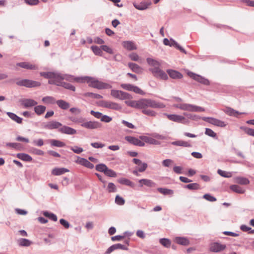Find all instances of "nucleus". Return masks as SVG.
Masks as SVG:
<instances>
[{
  "label": "nucleus",
  "instance_id": "nucleus-1",
  "mask_svg": "<svg viewBox=\"0 0 254 254\" xmlns=\"http://www.w3.org/2000/svg\"><path fill=\"white\" fill-rule=\"evenodd\" d=\"M125 103L128 106L138 109L146 107L160 109L165 107V105L164 104L149 99H141L137 101L128 100L126 101Z\"/></svg>",
  "mask_w": 254,
  "mask_h": 254
},
{
  "label": "nucleus",
  "instance_id": "nucleus-2",
  "mask_svg": "<svg viewBox=\"0 0 254 254\" xmlns=\"http://www.w3.org/2000/svg\"><path fill=\"white\" fill-rule=\"evenodd\" d=\"M41 75L45 78H49V83L55 84L58 86L62 85L64 80L70 82H75V78L74 76L68 74H61L55 72H42Z\"/></svg>",
  "mask_w": 254,
  "mask_h": 254
},
{
  "label": "nucleus",
  "instance_id": "nucleus-3",
  "mask_svg": "<svg viewBox=\"0 0 254 254\" xmlns=\"http://www.w3.org/2000/svg\"><path fill=\"white\" fill-rule=\"evenodd\" d=\"M75 82L78 83L86 82L89 86L98 89H110L112 87V85L108 83L101 82L95 78L88 76L76 77Z\"/></svg>",
  "mask_w": 254,
  "mask_h": 254
},
{
  "label": "nucleus",
  "instance_id": "nucleus-4",
  "mask_svg": "<svg viewBox=\"0 0 254 254\" xmlns=\"http://www.w3.org/2000/svg\"><path fill=\"white\" fill-rule=\"evenodd\" d=\"M174 107L182 110L190 112H201L205 111V109L203 108L190 104L183 103L176 104L174 105Z\"/></svg>",
  "mask_w": 254,
  "mask_h": 254
},
{
  "label": "nucleus",
  "instance_id": "nucleus-5",
  "mask_svg": "<svg viewBox=\"0 0 254 254\" xmlns=\"http://www.w3.org/2000/svg\"><path fill=\"white\" fill-rule=\"evenodd\" d=\"M16 85L27 88L35 87L40 85V82L30 79H17L15 80Z\"/></svg>",
  "mask_w": 254,
  "mask_h": 254
},
{
  "label": "nucleus",
  "instance_id": "nucleus-6",
  "mask_svg": "<svg viewBox=\"0 0 254 254\" xmlns=\"http://www.w3.org/2000/svg\"><path fill=\"white\" fill-rule=\"evenodd\" d=\"M99 105L104 108H109L117 111H119L122 109L121 106L117 103L109 101H101L99 102Z\"/></svg>",
  "mask_w": 254,
  "mask_h": 254
},
{
  "label": "nucleus",
  "instance_id": "nucleus-7",
  "mask_svg": "<svg viewBox=\"0 0 254 254\" xmlns=\"http://www.w3.org/2000/svg\"><path fill=\"white\" fill-rule=\"evenodd\" d=\"M149 70L152 72L153 76L157 78L163 80L168 79L167 74L163 70L161 69L159 66L150 68Z\"/></svg>",
  "mask_w": 254,
  "mask_h": 254
},
{
  "label": "nucleus",
  "instance_id": "nucleus-8",
  "mask_svg": "<svg viewBox=\"0 0 254 254\" xmlns=\"http://www.w3.org/2000/svg\"><path fill=\"white\" fill-rule=\"evenodd\" d=\"M187 75L190 78H191L192 79H194V80L201 83V84H203L204 85H208L210 84V82L209 81L204 78L203 77L198 75V74H195L192 72H191V71H187Z\"/></svg>",
  "mask_w": 254,
  "mask_h": 254
},
{
  "label": "nucleus",
  "instance_id": "nucleus-9",
  "mask_svg": "<svg viewBox=\"0 0 254 254\" xmlns=\"http://www.w3.org/2000/svg\"><path fill=\"white\" fill-rule=\"evenodd\" d=\"M165 115L169 120L175 122L184 124L188 123V120L185 118V117L181 115L167 114H165Z\"/></svg>",
  "mask_w": 254,
  "mask_h": 254
},
{
  "label": "nucleus",
  "instance_id": "nucleus-10",
  "mask_svg": "<svg viewBox=\"0 0 254 254\" xmlns=\"http://www.w3.org/2000/svg\"><path fill=\"white\" fill-rule=\"evenodd\" d=\"M82 127L89 129H94L101 127V124L98 122L96 121H87L84 118Z\"/></svg>",
  "mask_w": 254,
  "mask_h": 254
},
{
  "label": "nucleus",
  "instance_id": "nucleus-11",
  "mask_svg": "<svg viewBox=\"0 0 254 254\" xmlns=\"http://www.w3.org/2000/svg\"><path fill=\"white\" fill-rule=\"evenodd\" d=\"M111 95L114 98L120 100H125L129 98V94L118 90H112L111 91Z\"/></svg>",
  "mask_w": 254,
  "mask_h": 254
},
{
  "label": "nucleus",
  "instance_id": "nucleus-12",
  "mask_svg": "<svg viewBox=\"0 0 254 254\" xmlns=\"http://www.w3.org/2000/svg\"><path fill=\"white\" fill-rule=\"evenodd\" d=\"M202 119L203 121L217 127H225L226 126L224 122L214 118L203 117Z\"/></svg>",
  "mask_w": 254,
  "mask_h": 254
},
{
  "label": "nucleus",
  "instance_id": "nucleus-13",
  "mask_svg": "<svg viewBox=\"0 0 254 254\" xmlns=\"http://www.w3.org/2000/svg\"><path fill=\"white\" fill-rule=\"evenodd\" d=\"M121 87L125 90L132 91L137 94L141 95L144 94L143 91L141 89L130 84L123 83L121 85Z\"/></svg>",
  "mask_w": 254,
  "mask_h": 254
},
{
  "label": "nucleus",
  "instance_id": "nucleus-14",
  "mask_svg": "<svg viewBox=\"0 0 254 254\" xmlns=\"http://www.w3.org/2000/svg\"><path fill=\"white\" fill-rule=\"evenodd\" d=\"M125 139L131 144L138 146H144V143L141 141L140 139L131 136H127L125 137Z\"/></svg>",
  "mask_w": 254,
  "mask_h": 254
},
{
  "label": "nucleus",
  "instance_id": "nucleus-15",
  "mask_svg": "<svg viewBox=\"0 0 254 254\" xmlns=\"http://www.w3.org/2000/svg\"><path fill=\"white\" fill-rule=\"evenodd\" d=\"M226 248L225 245H222L218 243H213L211 244L210 249L211 251L213 252H219L224 250Z\"/></svg>",
  "mask_w": 254,
  "mask_h": 254
},
{
  "label": "nucleus",
  "instance_id": "nucleus-16",
  "mask_svg": "<svg viewBox=\"0 0 254 254\" xmlns=\"http://www.w3.org/2000/svg\"><path fill=\"white\" fill-rule=\"evenodd\" d=\"M132 161L138 165V171L139 172H143L146 170L147 167V164L146 163L142 162L141 160L136 158L133 159Z\"/></svg>",
  "mask_w": 254,
  "mask_h": 254
},
{
  "label": "nucleus",
  "instance_id": "nucleus-17",
  "mask_svg": "<svg viewBox=\"0 0 254 254\" xmlns=\"http://www.w3.org/2000/svg\"><path fill=\"white\" fill-rule=\"evenodd\" d=\"M151 4L150 0L144 1L140 2L139 4L135 3H133L134 6L138 10H143L147 9Z\"/></svg>",
  "mask_w": 254,
  "mask_h": 254
},
{
  "label": "nucleus",
  "instance_id": "nucleus-18",
  "mask_svg": "<svg viewBox=\"0 0 254 254\" xmlns=\"http://www.w3.org/2000/svg\"><path fill=\"white\" fill-rule=\"evenodd\" d=\"M62 126V124L60 123L52 121L49 122H48L44 126V127L45 128L48 129H56Z\"/></svg>",
  "mask_w": 254,
  "mask_h": 254
},
{
  "label": "nucleus",
  "instance_id": "nucleus-19",
  "mask_svg": "<svg viewBox=\"0 0 254 254\" xmlns=\"http://www.w3.org/2000/svg\"><path fill=\"white\" fill-rule=\"evenodd\" d=\"M37 104V102L31 99H24L21 100V105L25 108L33 107Z\"/></svg>",
  "mask_w": 254,
  "mask_h": 254
},
{
  "label": "nucleus",
  "instance_id": "nucleus-20",
  "mask_svg": "<svg viewBox=\"0 0 254 254\" xmlns=\"http://www.w3.org/2000/svg\"><path fill=\"white\" fill-rule=\"evenodd\" d=\"M69 170L65 168H54L52 170V174L54 176L62 175L65 173L69 172Z\"/></svg>",
  "mask_w": 254,
  "mask_h": 254
},
{
  "label": "nucleus",
  "instance_id": "nucleus-21",
  "mask_svg": "<svg viewBox=\"0 0 254 254\" xmlns=\"http://www.w3.org/2000/svg\"><path fill=\"white\" fill-rule=\"evenodd\" d=\"M139 138L142 141L145 142L146 143L151 144H159V141L155 140V139L148 137L147 136L141 135L139 136Z\"/></svg>",
  "mask_w": 254,
  "mask_h": 254
},
{
  "label": "nucleus",
  "instance_id": "nucleus-22",
  "mask_svg": "<svg viewBox=\"0 0 254 254\" xmlns=\"http://www.w3.org/2000/svg\"><path fill=\"white\" fill-rule=\"evenodd\" d=\"M59 130L63 133L67 134H74L76 133V130L75 129L65 126L60 128Z\"/></svg>",
  "mask_w": 254,
  "mask_h": 254
},
{
  "label": "nucleus",
  "instance_id": "nucleus-23",
  "mask_svg": "<svg viewBox=\"0 0 254 254\" xmlns=\"http://www.w3.org/2000/svg\"><path fill=\"white\" fill-rule=\"evenodd\" d=\"M167 72L170 77L173 79H181L183 77V75L176 70L168 69Z\"/></svg>",
  "mask_w": 254,
  "mask_h": 254
},
{
  "label": "nucleus",
  "instance_id": "nucleus-24",
  "mask_svg": "<svg viewBox=\"0 0 254 254\" xmlns=\"http://www.w3.org/2000/svg\"><path fill=\"white\" fill-rule=\"evenodd\" d=\"M224 112L229 116L238 117L239 115L243 114L234 110L232 108L228 107L224 110Z\"/></svg>",
  "mask_w": 254,
  "mask_h": 254
},
{
  "label": "nucleus",
  "instance_id": "nucleus-25",
  "mask_svg": "<svg viewBox=\"0 0 254 254\" xmlns=\"http://www.w3.org/2000/svg\"><path fill=\"white\" fill-rule=\"evenodd\" d=\"M138 182L141 184V187H142L143 185L150 188L154 187L156 186V184L152 180L149 179H141L139 180Z\"/></svg>",
  "mask_w": 254,
  "mask_h": 254
},
{
  "label": "nucleus",
  "instance_id": "nucleus-26",
  "mask_svg": "<svg viewBox=\"0 0 254 254\" xmlns=\"http://www.w3.org/2000/svg\"><path fill=\"white\" fill-rule=\"evenodd\" d=\"M128 67L134 72L137 73H141L142 71V68L136 64L129 63L128 64Z\"/></svg>",
  "mask_w": 254,
  "mask_h": 254
},
{
  "label": "nucleus",
  "instance_id": "nucleus-27",
  "mask_svg": "<svg viewBox=\"0 0 254 254\" xmlns=\"http://www.w3.org/2000/svg\"><path fill=\"white\" fill-rule=\"evenodd\" d=\"M17 65L21 67L29 69H35L37 68V66L33 64H32L29 63L22 62L20 63L17 64Z\"/></svg>",
  "mask_w": 254,
  "mask_h": 254
},
{
  "label": "nucleus",
  "instance_id": "nucleus-28",
  "mask_svg": "<svg viewBox=\"0 0 254 254\" xmlns=\"http://www.w3.org/2000/svg\"><path fill=\"white\" fill-rule=\"evenodd\" d=\"M7 115L13 121L18 124H21L22 122V119L17 116L15 114L11 112H7Z\"/></svg>",
  "mask_w": 254,
  "mask_h": 254
},
{
  "label": "nucleus",
  "instance_id": "nucleus-29",
  "mask_svg": "<svg viewBox=\"0 0 254 254\" xmlns=\"http://www.w3.org/2000/svg\"><path fill=\"white\" fill-rule=\"evenodd\" d=\"M148 108L151 107H146L143 108H141V109L142 110V113L149 116L155 117L156 115V113L153 111L152 110L148 109Z\"/></svg>",
  "mask_w": 254,
  "mask_h": 254
},
{
  "label": "nucleus",
  "instance_id": "nucleus-30",
  "mask_svg": "<svg viewBox=\"0 0 254 254\" xmlns=\"http://www.w3.org/2000/svg\"><path fill=\"white\" fill-rule=\"evenodd\" d=\"M123 46L128 50H136V47L133 42L131 41H125L123 43Z\"/></svg>",
  "mask_w": 254,
  "mask_h": 254
},
{
  "label": "nucleus",
  "instance_id": "nucleus-31",
  "mask_svg": "<svg viewBox=\"0 0 254 254\" xmlns=\"http://www.w3.org/2000/svg\"><path fill=\"white\" fill-rule=\"evenodd\" d=\"M56 103L60 108L64 110L67 109L70 106L69 103L63 100L57 101Z\"/></svg>",
  "mask_w": 254,
  "mask_h": 254
},
{
  "label": "nucleus",
  "instance_id": "nucleus-32",
  "mask_svg": "<svg viewBox=\"0 0 254 254\" xmlns=\"http://www.w3.org/2000/svg\"><path fill=\"white\" fill-rule=\"evenodd\" d=\"M17 157L19 159L25 161L30 162L32 160V158L30 155L25 153H18L17 154Z\"/></svg>",
  "mask_w": 254,
  "mask_h": 254
},
{
  "label": "nucleus",
  "instance_id": "nucleus-33",
  "mask_svg": "<svg viewBox=\"0 0 254 254\" xmlns=\"http://www.w3.org/2000/svg\"><path fill=\"white\" fill-rule=\"evenodd\" d=\"M235 182L240 185H248L249 184V180L246 178L244 177H237L235 178Z\"/></svg>",
  "mask_w": 254,
  "mask_h": 254
},
{
  "label": "nucleus",
  "instance_id": "nucleus-34",
  "mask_svg": "<svg viewBox=\"0 0 254 254\" xmlns=\"http://www.w3.org/2000/svg\"><path fill=\"white\" fill-rule=\"evenodd\" d=\"M34 111L38 115L43 114L46 111V107L42 105H39L35 107Z\"/></svg>",
  "mask_w": 254,
  "mask_h": 254
},
{
  "label": "nucleus",
  "instance_id": "nucleus-35",
  "mask_svg": "<svg viewBox=\"0 0 254 254\" xmlns=\"http://www.w3.org/2000/svg\"><path fill=\"white\" fill-rule=\"evenodd\" d=\"M175 241L178 244L182 245L187 246L189 244V241L185 238L177 237Z\"/></svg>",
  "mask_w": 254,
  "mask_h": 254
},
{
  "label": "nucleus",
  "instance_id": "nucleus-36",
  "mask_svg": "<svg viewBox=\"0 0 254 254\" xmlns=\"http://www.w3.org/2000/svg\"><path fill=\"white\" fill-rule=\"evenodd\" d=\"M69 119L74 123L80 124L82 127L84 118L82 117H70L69 118Z\"/></svg>",
  "mask_w": 254,
  "mask_h": 254
},
{
  "label": "nucleus",
  "instance_id": "nucleus-37",
  "mask_svg": "<svg viewBox=\"0 0 254 254\" xmlns=\"http://www.w3.org/2000/svg\"><path fill=\"white\" fill-rule=\"evenodd\" d=\"M172 144L177 145V146H183V147H190V144L185 141L183 140H178L174 141L172 143Z\"/></svg>",
  "mask_w": 254,
  "mask_h": 254
},
{
  "label": "nucleus",
  "instance_id": "nucleus-38",
  "mask_svg": "<svg viewBox=\"0 0 254 254\" xmlns=\"http://www.w3.org/2000/svg\"><path fill=\"white\" fill-rule=\"evenodd\" d=\"M170 46H173L179 50L181 52L186 54V52L185 49L181 47L173 39H171V42L170 44Z\"/></svg>",
  "mask_w": 254,
  "mask_h": 254
},
{
  "label": "nucleus",
  "instance_id": "nucleus-39",
  "mask_svg": "<svg viewBox=\"0 0 254 254\" xmlns=\"http://www.w3.org/2000/svg\"><path fill=\"white\" fill-rule=\"evenodd\" d=\"M42 101L47 104H53L56 103V100L54 98L50 96H47L43 98Z\"/></svg>",
  "mask_w": 254,
  "mask_h": 254
},
{
  "label": "nucleus",
  "instance_id": "nucleus-40",
  "mask_svg": "<svg viewBox=\"0 0 254 254\" xmlns=\"http://www.w3.org/2000/svg\"><path fill=\"white\" fill-rule=\"evenodd\" d=\"M230 189L233 191L239 193H244L245 192V190L243 189L241 187L238 185H232L230 186Z\"/></svg>",
  "mask_w": 254,
  "mask_h": 254
},
{
  "label": "nucleus",
  "instance_id": "nucleus-41",
  "mask_svg": "<svg viewBox=\"0 0 254 254\" xmlns=\"http://www.w3.org/2000/svg\"><path fill=\"white\" fill-rule=\"evenodd\" d=\"M128 57L129 59L133 61L138 62L140 63H142V60L135 53H132L130 54Z\"/></svg>",
  "mask_w": 254,
  "mask_h": 254
},
{
  "label": "nucleus",
  "instance_id": "nucleus-42",
  "mask_svg": "<svg viewBox=\"0 0 254 254\" xmlns=\"http://www.w3.org/2000/svg\"><path fill=\"white\" fill-rule=\"evenodd\" d=\"M146 61L148 64L152 66V67H156L160 66L159 63L153 59L147 58Z\"/></svg>",
  "mask_w": 254,
  "mask_h": 254
},
{
  "label": "nucleus",
  "instance_id": "nucleus-43",
  "mask_svg": "<svg viewBox=\"0 0 254 254\" xmlns=\"http://www.w3.org/2000/svg\"><path fill=\"white\" fill-rule=\"evenodd\" d=\"M118 182L121 184L125 185L128 186H130L133 187L134 185L132 182H131L130 180L126 179V178H122L118 180Z\"/></svg>",
  "mask_w": 254,
  "mask_h": 254
},
{
  "label": "nucleus",
  "instance_id": "nucleus-44",
  "mask_svg": "<svg viewBox=\"0 0 254 254\" xmlns=\"http://www.w3.org/2000/svg\"><path fill=\"white\" fill-rule=\"evenodd\" d=\"M18 242L20 246L24 247L29 246L32 243L30 241L26 239H20Z\"/></svg>",
  "mask_w": 254,
  "mask_h": 254
},
{
  "label": "nucleus",
  "instance_id": "nucleus-45",
  "mask_svg": "<svg viewBox=\"0 0 254 254\" xmlns=\"http://www.w3.org/2000/svg\"><path fill=\"white\" fill-rule=\"evenodd\" d=\"M92 51L93 52V53L96 55H98V56H102V54H103V52L102 51V49L100 47H99L97 46H92L91 47Z\"/></svg>",
  "mask_w": 254,
  "mask_h": 254
},
{
  "label": "nucleus",
  "instance_id": "nucleus-46",
  "mask_svg": "<svg viewBox=\"0 0 254 254\" xmlns=\"http://www.w3.org/2000/svg\"><path fill=\"white\" fill-rule=\"evenodd\" d=\"M51 144L53 146L62 147L65 146V144L60 140H55V139H52L51 141Z\"/></svg>",
  "mask_w": 254,
  "mask_h": 254
},
{
  "label": "nucleus",
  "instance_id": "nucleus-47",
  "mask_svg": "<svg viewBox=\"0 0 254 254\" xmlns=\"http://www.w3.org/2000/svg\"><path fill=\"white\" fill-rule=\"evenodd\" d=\"M157 190L161 193L164 195L172 194L173 193V191L172 190L165 188H159L157 189Z\"/></svg>",
  "mask_w": 254,
  "mask_h": 254
},
{
  "label": "nucleus",
  "instance_id": "nucleus-48",
  "mask_svg": "<svg viewBox=\"0 0 254 254\" xmlns=\"http://www.w3.org/2000/svg\"><path fill=\"white\" fill-rule=\"evenodd\" d=\"M241 129L249 135L254 136V129L244 127H241Z\"/></svg>",
  "mask_w": 254,
  "mask_h": 254
},
{
  "label": "nucleus",
  "instance_id": "nucleus-49",
  "mask_svg": "<svg viewBox=\"0 0 254 254\" xmlns=\"http://www.w3.org/2000/svg\"><path fill=\"white\" fill-rule=\"evenodd\" d=\"M218 173L221 176L225 178H230L232 176L231 172L223 171L219 169L217 171Z\"/></svg>",
  "mask_w": 254,
  "mask_h": 254
},
{
  "label": "nucleus",
  "instance_id": "nucleus-50",
  "mask_svg": "<svg viewBox=\"0 0 254 254\" xmlns=\"http://www.w3.org/2000/svg\"><path fill=\"white\" fill-rule=\"evenodd\" d=\"M160 244L166 248H169L171 246V242L169 239L163 238L159 241Z\"/></svg>",
  "mask_w": 254,
  "mask_h": 254
},
{
  "label": "nucleus",
  "instance_id": "nucleus-51",
  "mask_svg": "<svg viewBox=\"0 0 254 254\" xmlns=\"http://www.w3.org/2000/svg\"><path fill=\"white\" fill-rule=\"evenodd\" d=\"M107 168V166L104 164H100L96 165V169L97 171L103 172L104 173L106 171V170Z\"/></svg>",
  "mask_w": 254,
  "mask_h": 254
},
{
  "label": "nucleus",
  "instance_id": "nucleus-52",
  "mask_svg": "<svg viewBox=\"0 0 254 254\" xmlns=\"http://www.w3.org/2000/svg\"><path fill=\"white\" fill-rule=\"evenodd\" d=\"M104 174L111 177H116L117 176V174L116 172L113 170L110 169L108 168H107L106 171L104 172Z\"/></svg>",
  "mask_w": 254,
  "mask_h": 254
},
{
  "label": "nucleus",
  "instance_id": "nucleus-53",
  "mask_svg": "<svg viewBox=\"0 0 254 254\" xmlns=\"http://www.w3.org/2000/svg\"><path fill=\"white\" fill-rule=\"evenodd\" d=\"M186 188L189 190H198L200 189V186L197 183H192L187 185Z\"/></svg>",
  "mask_w": 254,
  "mask_h": 254
},
{
  "label": "nucleus",
  "instance_id": "nucleus-54",
  "mask_svg": "<svg viewBox=\"0 0 254 254\" xmlns=\"http://www.w3.org/2000/svg\"><path fill=\"white\" fill-rule=\"evenodd\" d=\"M6 145L8 147L13 148L16 150H21V145L18 143H7Z\"/></svg>",
  "mask_w": 254,
  "mask_h": 254
},
{
  "label": "nucleus",
  "instance_id": "nucleus-55",
  "mask_svg": "<svg viewBox=\"0 0 254 254\" xmlns=\"http://www.w3.org/2000/svg\"><path fill=\"white\" fill-rule=\"evenodd\" d=\"M205 133L206 135L214 138L217 135L216 133L214 131H213L211 129L208 128H205Z\"/></svg>",
  "mask_w": 254,
  "mask_h": 254
},
{
  "label": "nucleus",
  "instance_id": "nucleus-56",
  "mask_svg": "<svg viewBox=\"0 0 254 254\" xmlns=\"http://www.w3.org/2000/svg\"><path fill=\"white\" fill-rule=\"evenodd\" d=\"M60 86H63L66 89L71 90L73 91H74L75 90V88L74 86H72V85L69 83H65L64 81L62 83V85H61Z\"/></svg>",
  "mask_w": 254,
  "mask_h": 254
},
{
  "label": "nucleus",
  "instance_id": "nucleus-57",
  "mask_svg": "<svg viewBox=\"0 0 254 254\" xmlns=\"http://www.w3.org/2000/svg\"><path fill=\"white\" fill-rule=\"evenodd\" d=\"M44 215L45 216L49 217L54 221H57L58 220L57 216L53 213H49L48 212H45L44 213Z\"/></svg>",
  "mask_w": 254,
  "mask_h": 254
},
{
  "label": "nucleus",
  "instance_id": "nucleus-58",
  "mask_svg": "<svg viewBox=\"0 0 254 254\" xmlns=\"http://www.w3.org/2000/svg\"><path fill=\"white\" fill-rule=\"evenodd\" d=\"M115 202L118 205H124L125 203V201L124 199L119 195H117L115 198Z\"/></svg>",
  "mask_w": 254,
  "mask_h": 254
},
{
  "label": "nucleus",
  "instance_id": "nucleus-59",
  "mask_svg": "<svg viewBox=\"0 0 254 254\" xmlns=\"http://www.w3.org/2000/svg\"><path fill=\"white\" fill-rule=\"evenodd\" d=\"M107 189L109 192H115L116 191V186L112 183L108 184Z\"/></svg>",
  "mask_w": 254,
  "mask_h": 254
},
{
  "label": "nucleus",
  "instance_id": "nucleus-60",
  "mask_svg": "<svg viewBox=\"0 0 254 254\" xmlns=\"http://www.w3.org/2000/svg\"><path fill=\"white\" fill-rule=\"evenodd\" d=\"M101 48L102 50L104 51L105 52L110 54H113L114 52L112 48L109 47V46L107 45H103L101 46Z\"/></svg>",
  "mask_w": 254,
  "mask_h": 254
},
{
  "label": "nucleus",
  "instance_id": "nucleus-61",
  "mask_svg": "<svg viewBox=\"0 0 254 254\" xmlns=\"http://www.w3.org/2000/svg\"><path fill=\"white\" fill-rule=\"evenodd\" d=\"M203 198L205 199L206 200H207L208 201H211V202L215 201L216 200V198L215 197H214V196L211 195L209 194H204L203 196Z\"/></svg>",
  "mask_w": 254,
  "mask_h": 254
},
{
  "label": "nucleus",
  "instance_id": "nucleus-62",
  "mask_svg": "<svg viewBox=\"0 0 254 254\" xmlns=\"http://www.w3.org/2000/svg\"><path fill=\"white\" fill-rule=\"evenodd\" d=\"M70 149L77 154H79L83 151V149L82 148L78 146L70 147Z\"/></svg>",
  "mask_w": 254,
  "mask_h": 254
},
{
  "label": "nucleus",
  "instance_id": "nucleus-63",
  "mask_svg": "<svg viewBox=\"0 0 254 254\" xmlns=\"http://www.w3.org/2000/svg\"><path fill=\"white\" fill-rule=\"evenodd\" d=\"M173 163V160L169 159L164 160L162 162V165L165 167H169L170 165L172 164Z\"/></svg>",
  "mask_w": 254,
  "mask_h": 254
},
{
  "label": "nucleus",
  "instance_id": "nucleus-64",
  "mask_svg": "<svg viewBox=\"0 0 254 254\" xmlns=\"http://www.w3.org/2000/svg\"><path fill=\"white\" fill-rule=\"evenodd\" d=\"M90 114L94 116L95 118H97V119H101V118L102 117V114L100 112H95V111H94L93 110H92L91 112H90Z\"/></svg>",
  "mask_w": 254,
  "mask_h": 254
}]
</instances>
